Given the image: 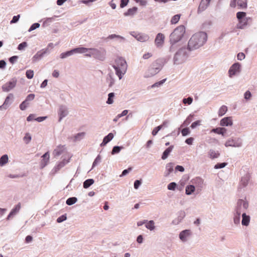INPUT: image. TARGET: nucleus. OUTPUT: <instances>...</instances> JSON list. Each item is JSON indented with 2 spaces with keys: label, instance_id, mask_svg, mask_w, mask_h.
I'll use <instances>...</instances> for the list:
<instances>
[{
  "label": "nucleus",
  "instance_id": "obj_46",
  "mask_svg": "<svg viewBox=\"0 0 257 257\" xmlns=\"http://www.w3.org/2000/svg\"><path fill=\"white\" fill-rule=\"evenodd\" d=\"M101 158L100 155H98L96 158L95 159L92 166V169H93L95 166L99 164L101 162Z\"/></svg>",
  "mask_w": 257,
  "mask_h": 257
},
{
  "label": "nucleus",
  "instance_id": "obj_17",
  "mask_svg": "<svg viewBox=\"0 0 257 257\" xmlns=\"http://www.w3.org/2000/svg\"><path fill=\"white\" fill-rule=\"evenodd\" d=\"M70 158L68 159H63L62 161L59 162L53 169L52 172L53 173H56L61 168L64 167L69 162Z\"/></svg>",
  "mask_w": 257,
  "mask_h": 257
},
{
  "label": "nucleus",
  "instance_id": "obj_54",
  "mask_svg": "<svg viewBox=\"0 0 257 257\" xmlns=\"http://www.w3.org/2000/svg\"><path fill=\"white\" fill-rule=\"evenodd\" d=\"M180 15H175L171 19V23L172 24H176L180 19Z\"/></svg>",
  "mask_w": 257,
  "mask_h": 257
},
{
  "label": "nucleus",
  "instance_id": "obj_32",
  "mask_svg": "<svg viewBox=\"0 0 257 257\" xmlns=\"http://www.w3.org/2000/svg\"><path fill=\"white\" fill-rule=\"evenodd\" d=\"M73 54H74V53L73 49H72L70 51H68L67 52L62 53L60 55V57L61 59H65L68 57L73 55Z\"/></svg>",
  "mask_w": 257,
  "mask_h": 257
},
{
  "label": "nucleus",
  "instance_id": "obj_49",
  "mask_svg": "<svg viewBox=\"0 0 257 257\" xmlns=\"http://www.w3.org/2000/svg\"><path fill=\"white\" fill-rule=\"evenodd\" d=\"M186 28L184 25H180L175 29V32H185Z\"/></svg>",
  "mask_w": 257,
  "mask_h": 257
},
{
  "label": "nucleus",
  "instance_id": "obj_9",
  "mask_svg": "<svg viewBox=\"0 0 257 257\" xmlns=\"http://www.w3.org/2000/svg\"><path fill=\"white\" fill-rule=\"evenodd\" d=\"M224 145L226 147L239 148L242 146V141L239 138H230L226 141Z\"/></svg>",
  "mask_w": 257,
  "mask_h": 257
},
{
  "label": "nucleus",
  "instance_id": "obj_35",
  "mask_svg": "<svg viewBox=\"0 0 257 257\" xmlns=\"http://www.w3.org/2000/svg\"><path fill=\"white\" fill-rule=\"evenodd\" d=\"M9 160V157L7 155H4L0 158V166H3L7 164Z\"/></svg>",
  "mask_w": 257,
  "mask_h": 257
},
{
  "label": "nucleus",
  "instance_id": "obj_23",
  "mask_svg": "<svg viewBox=\"0 0 257 257\" xmlns=\"http://www.w3.org/2000/svg\"><path fill=\"white\" fill-rule=\"evenodd\" d=\"M42 159L41 161V168H44L49 161L50 155L48 152L45 153L42 156Z\"/></svg>",
  "mask_w": 257,
  "mask_h": 257
},
{
  "label": "nucleus",
  "instance_id": "obj_26",
  "mask_svg": "<svg viewBox=\"0 0 257 257\" xmlns=\"http://www.w3.org/2000/svg\"><path fill=\"white\" fill-rule=\"evenodd\" d=\"M106 82L108 84V87H111L114 84L115 80L113 77V73H109L106 77Z\"/></svg>",
  "mask_w": 257,
  "mask_h": 257
},
{
  "label": "nucleus",
  "instance_id": "obj_12",
  "mask_svg": "<svg viewBox=\"0 0 257 257\" xmlns=\"http://www.w3.org/2000/svg\"><path fill=\"white\" fill-rule=\"evenodd\" d=\"M247 0H231L230 6L234 8L236 6L238 9H244L247 8Z\"/></svg>",
  "mask_w": 257,
  "mask_h": 257
},
{
  "label": "nucleus",
  "instance_id": "obj_18",
  "mask_svg": "<svg viewBox=\"0 0 257 257\" xmlns=\"http://www.w3.org/2000/svg\"><path fill=\"white\" fill-rule=\"evenodd\" d=\"M240 68V64L239 63H235L233 64L229 68L228 71L229 76L231 77L232 76L235 75L237 72H239Z\"/></svg>",
  "mask_w": 257,
  "mask_h": 257
},
{
  "label": "nucleus",
  "instance_id": "obj_33",
  "mask_svg": "<svg viewBox=\"0 0 257 257\" xmlns=\"http://www.w3.org/2000/svg\"><path fill=\"white\" fill-rule=\"evenodd\" d=\"M174 168V164L172 163H168L166 166V170L167 171V173L166 174V176H168L170 173H171L173 171Z\"/></svg>",
  "mask_w": 257,
  "mask_h": 257
},
{
  "label": "nucleus",
  "instance_id": "obj_43",
  "mask_svg": "<svg viewBox=\"0 0 257 257\" xmlns=\"http://www.w3.org/2000/svg\"><path fill=\"white\" fill-rule=\"evenodd\" d=\"M29 105V102L25 100L20 104V108L22 110H24L27 108Z\"/></svg>",
  "mask_w": 257,
  "mask_h": 257
},
{
  "label": "nucleus",
  "instance_id": "obj_60",
  "mask_svg": "<svg viewBox=\"0 0 257 257\" xmlns=\"http://www.w3.org/2000/svg\"><path fill=\"white\" fill-rule=\"evenodd\" d=\"M195 183H198L200 187H202L203 183V180L200 177H197L194 179Z\"/></svg>",
  "mask_w": 257,
  "mask_h": 257
},
{
  "label": "nucleus",
  "instance_id": "obj_42",
  "mask_svg": "<svg viewBox=\"0 0 257 257\" xmlns=\"http://www.w3.org/2000/svg\"><path fill=\"white\" fill-rule=\"evenodd\" d=\"M193 116V115L190 114L187 117V118L185 119V120L184 121L182 125H183V126H187L188 125H189L190 123V122L192 121V120Z\"/></svg>",
  "mask_w": 257,
  "mask_h": 257
},
{
  "label": "nucleus",
  "instance_id": "obj_21",
  "mask_svg": "<svg viewBox=\"0 0 257 257\" xmlns=\"http://www.w3.org/2000/svg\"><path fill=\"white\" fill-rule=\"evenodd\" d=\"M21 207V204L19 203L15 206L14 208L12 209L9 214L8 215L7 219L9 220L10 218L15 216L17 214L19 213Z\"/></svg>",
  "mask_w": 257,
  "mask_h": 257
},
{
  "label": "nucleus",
  "instance_id": "obj_5",
  "mask_svg": "<svg viewBox=\"0 0 257 257\" xmlns=\"http://www.w3.org/2000/svg\"><path fill=\"white\" fill-rule=\"evenodd\" d=\"M190 50L184 46L180 47L174 55L173 61L175 65H179L184 63L190 55Z\"/></svg>",
  "mask_w": 257,
  "mask_h": 257
},
{
  "label": "nucleus",
  "instance_id": "obj_53",
  "mask_svg": "<svg viewBox=\"0 0 257 257\" xmlns=\"http://www.w3.org/2000/svg\"><path fill=\"white\" fill-rule=\"evenodd\" d=\"M27 45L28 44L26 42H23L18 45V49L19 50H23L27 46Z\"/></svg>",
  "mask_w": 257,
  "mask_h": 257
},
{
  "label": "nucleus",
  "instance_id": "obj_48",
  "mask_svg": "<svg viewBox=\"0 0 257 257\" xmlns=\"http://www.w3.org/2000/svg\"><path fill=\"white\" fill-rule=\"evenodd\" d=\"M183 103L186 104L190 105L193 102V98L191 97H188V98H184L183 99Z\"/></svg>",
  "mask_w": 257,
  "mask_h": 257
},
{
  "label": "nucleus",
  "instance_id": "obj_64",
  "mask_svg": "<svg viewBox=\"0 0 257 257\" xmlns=\"http://www.w3.org/2000/svg\"><path fill=\"white\" fill-rule=\"evenodd\" d=\"M34 98H35V94L31 93V94H29L27 96L25 100L29 102V101L33 100L34 99Z\"/></svg>",
  "mask_w": 257,
  "mask_h": 257
},
{
  "label": "nucleus",
  "instance_id": "obj_40",
  "mask_svg": "<svg viewBox=\"0 0 257 257\" xmlns=\"http://www.w3.org/2000/svg\"><path fill=\"white\" fill-rule=\"evenodd\" d=\"M137 11V8L133 7V8L129 9L124 15L125 16L133 15Z\"/></svg>",
  "mask_w": 257,
  "mask_h": 257
},
{
  "label": "nucleus",
  "instance_id": "obj_15",
  "mask_svg": "<svg viewBox=\"0 0 257 257\" xmlns=\"http://www.w3.org/2000/svg\"><path fill=\"white\" fill-rule=\"evenodd\" d=\"M186 216V213L184 210H180L176 214V217L174 218L172 221V224L177 225L180 224Z\"/></svg>",
  "mask_w": 257,
  "mask_h": 257
},
{
  "label": "nucleus",
  "instance_id": "obj_19",
  "mask_svg": "<svg viewBox=\"0 0 257 257\" xmlns=\"http://www.w3.org/2000/svg\"><path fill=\"white\" fill-rule=\"evenodd\" d=\"M13 98V94L12 93H10L6 98L3 104L0 106V110L6 109L8 106L11 104Z\"/></svg>",
  "mask_w": 257,
  "mask_h": 257
},
{
  "label": "nucleus",
  "instance_id": "obj_10",
  "mask_svg": "<svg viewBox=\"0 0 257 257\" xmlns=\"http://www.w3.org/2000/svg\"><path fill=\"white\" fill-rule=\"evenodd\" d=\"M246 14L243 12H239L236 13V18L242 26H246L248 24V22L251 21V18L250 17H246Z\"/></svg>",
  "mask_w": 257,
  "mask_h": 257
},
{
  "label": "nucleus",
  "instance_id": "obj_37",
  "mask_svg": "<svg viewBox=\"0 0 257 257\" xmlns=\"http://www.w3.org/2000/svg\"><path fill=\"white\" fill-rule=\"evenodd\" d=\"M209 5V4H206L205 2H203V1L202 0L198 7V11H203L207 8Z\"/></svg>",
  "mask_w": 257,
  "mask_h": 257
},
{
  "label": "nucleus",
  "instance_id": "obj_22",
  "mask_svg": "<svg viewBox=\"0 0 257 257\" xmlns=\"http://www.w3.org/2000/svg\"><path fill=\"white\" fill-rule=\"evenodd\" d=\"M65 147L64 145L58 146L53 151V155L54 157H57L62 154L65 150Z\"/></svg>",
  "mask_w": 257,
  "mask_h": 257
},
{
  "label": "nucleus",
  "instance_id": "obj_25",
  "mask_svg": "<svg viewBox=\"0 0 257 257\" xmlns=\"http://www.w3.org/2000/svg\"><path fill=\"white\" fill-rule=\"evenodd\" d=\"M220 124L221 126H231L232 124V121L230 117H226L221 119Z\"/></svg>",
  "mask_w": 257,
  "mask_h": 257
},
{
  "label": "nucleus",
  "instance_id": "obj_58",
  "mask_svg": "<svg viewBox=\"0 0 257 257\" xmlns=\"http://www.w3.org/2000/svg\"><path fill=\"white\" fill-rule=\"evenodd\" d=\"M155 43L157 46H160L161 45V33H158V35L155 39Z\"/></svg>",
  "mask_w": 257,
  "mask_h": 257
},
{
  "label": "nucleus",
  "instance_id": "obj_11",
  "mask_svg": "<svg viewBox=\"0 0 257 257\" xmlns=\"http://www.w3.org/2000/svg\"><path fill=\"white\" fill-rule=\"evenodd\" d=\"M50 52V50L48 48L42 49L38 51L35 55L33 57L32 60L33 63L40 60L45 55L49 54Z\"/></svg>",
  "mask_w": 257,
  "mask_h": 257
},
{
  "label": "nucleus",
  "instance_id": "obj_50",
  "mask_svg": "<svg viewBox=\"0 0 257 257\" xmlns=\"http://www.w3.org/2000/svg\"><path fill=\"white\" fill-rule=\"evenodd\" d=\"M24 141H25L26 144H28L30 143L32 139V137L31 135L29 133H27L25 136L24 137Z\"/></svg>",
  "mask_w": 257,
  "mask_h": 257
},
{
  "label": "nucleus",
  "instance_id": "obj_8",
  "mask_svg": "<svg viewBox=\"0 0 257 257\" xmlns=\"http://www.w3.org/2000/svg\"><path fill=\"white\" fill-rule=\"evenodd\" d=\"M160 71V65L157 63H153L151 67L148 69V71L146 72L145 77L146 78L151 77Z\"/></svg>",
  "mask_w": 257,
  "mask_h": 257
},
{
  "label": "nucleus",
  "instance_id": "obj_56",
  "mask_svg": "<svg viewBox=\"0 0 257 257\" xmlns=\"http://www.w3.org/2000/svg\"><path fill=\"white\" fill-rule=\"evenodd\" d=\"M177 184L175 182H171L168 185V189L170 190H174L176 188Z\"/></svg>",
  "mask_w": 257,
  "mask_h": 257
},
{
  "label": "nucleus",
  "instance_id": "obj_62",
  "mask_svg": "<svg viewBox=\"0 0 257 257\" xmlns=\"http://www.w3.org/2000/svg\"><path fill=\"white\" fill-rule=\"evenodd\" d=\"M141 184H142L141 180H136L134 182L135 189H138Z\"/></svg>",
  "mask_w": 257,
  "mask_h": 257
},
{
  "label": "nucleus",
  "instance_id": "obj_45",
  "mask_svg": "<svg viewBox=\"0 0 257 257\" xmlns=\"http://www.w3.org/2000/svg\"><path fill=\"white\" fill-rule=\"evenodd\" d=\"M113 137H114L113 134L112 133H109L107 136L104 137L103 140L105 141V142L107 143H108V142H109L110 141H111L112 140Z\"/></svg>",
  "mask_w": 257,
  "mask_h": 257
},
{
  "label": "nucleus",
  "instance_id": "obj_51",
  "mask_svg": "<svg viewBox=\"0 0 257 257\" xmlns=\"http://www.w3.org/2000/svg\"><path fill=\"white\" fill-rule=\"evenodd\" d=\"M26 75L28 79H32L34 76V71L32 70H28L26 72Z\"/></svg>",
  "mask_w": 257,
  "mask_h": 257
},
{
  "label": "nucleus",
  "instance_id": "obj_57",
  "mask_svg": "<svg viewBox=\"0 0 257 257\" xmlns=\"http://www.w3.org/2000/svg\"><path fill=\"white\" fill-rule=\"evenodd\" d=\"M190 131L188 127L184 128L181 131V133L183 136H186L190 134Z\"/></svg>",
  "mask_w": 257,
  "mask_h": 257
},
{
  "label": "nucleus",
  "instance_id": "obj_28",
  "mask_svg": "<svg viewBox=\"0 0 257 257\" xmlns=\"http://www.w3.org/2000/svg\"><path fill=\"white\" fill-rule=\"evenodd\" d=\"M88 49L85 47H77L73 49V52L74 54L79 53V54H86L88 53Z\"/></svg>",
  "mask_w": 257,
  "mask_h": 257
},
{
  "label": "nucleus",
  "instance_id": "obj_6",
  "mask_svg": "<svg viewBox=\"0 0 257 257\" xmlns=\"http://www.w3.org/2000/svg\"><path fill=\"white\" fill-rule=\"evenodd\" d=\"M240 174L241 176L237 187V191L239 193L244 191L245 188L249 184L250 179V175L247 171H241Z\"/></svg>",
  "mask_w": 257,
  "mask_h": 257
},
{
  "label": "nucleus",
  "instance_id": "obj_55",
  "mask_svg": "<svg viewBox=\"0 0 257 257\" xmlns=\"http://www.w3.org/2000/svg\"><path fill=\"white\" fill-rule=\"evenodd\" d=\"M226 165V163H217L214 166V168L216 169H221L225 167Z\"/></svg>",
  "mask_w": 257,
  "mask_h": 257
},
{
  "label": "nucleus",
  "instance_id": "obj_63",
  "mask_svg": "<svg viewBox=\"0 0 257 257\" xmlns=\"http://www.w3.org/2000/svg\"><path fill=\"white\" fill-rule=\"evenodd\" d=\"M18 59V56H13L9 58V61L11 63H15Z\"/></svg>",
  "mask_w": 257,
  "mask_h": 257
},
{
  "label": "nucleus",
  "instance_id": "obj_30",
  "mask_svg": "<svg viewBox=\"0 0 257 257\" xmlns=\"http://www.w3.org/2000/svg\"><path fill=\"white\" fill-rule=\"evenodd\" d=\"M211 132L214 133L219 135H221L224 136L226 132V129L224 127H217L213 128L211 131Z\"/></svg>",
  "mask_w": 257,
  "mask_h": 257
},
{
  "label": "nucleus",
  "instance_id": "obj_14",
  "mask_svg": "<svg viewBox=\"0 0 257 257\" xmlns=\"http://www.w3.org/2000/svg\"><path fill=\"white\" fill-rule=\"evenodd\" d=\"M192 231L190 229H185L181 231L179 234V239L182 242L185 243L187 242L191 237Z\"/></svg>",
  "mask_w": 257,
  "mask_h": 257
},
{
  "label": "nucleus",
  "instance_id": "obj_38",
  "mask_svg": "<svg viewBox=\"0 0 257 257\" xmlns=\"http://www.w3.org/2000/svg\"><path fill=\"white\" fill-rule=\"evenodd\" d=\"M123 148H124L122 146H115L113 147L111 153L112 155H114V154H118Z\"/></svg>",
  "mask_w": 257,
  "mask_h": 257
},
{
  "label": "nucleus",
  "instance_id": "obj_16",
  "mask_svg": "<svg viewBox=\"0 0 257 257\" xmlns=\"http://www.w3.org/2000/svg\"><path fill=\"white\" fill-rule=\"evenodd\" d=\"M69 113L68 107L64 105H60L58 110V114L59 116L58 121L60 122L62 119L66 117Z\"/></svg>",
  "mask_w": 257,
  "mask_h": 257
},
{
  "label": "nucleus",
  "instance_id": "obj_7",
  "mask_svg": "<svg viewBox=\"0 0 257 257\" xmlns=\"http://www.w3.org/2000/svg\"><path fill=\"white\" fill-rule=\"evenodd\" d=\"M87 57L93 58L103 61L104 59V52L95 48H89L88 53L85 55Z\"/></svg>",
  "mask_w": 257,
  "mask_h": 257
},
{
  "label": "nucleus",
  "instance_id": "obj_61",
  "mask_svg": "<svg viewBox=\"0 0 257 257\" xmlns=\"http://www.w3.org/2000/svg\"><path fill=\"white\" fill-rule=\"evenodd\" d=\"M132 168L130 167L127 169H125V170H123L121 174L119 176L120 177H122L123 176L126 175L130 172V171H131L132 170Z\"/></svg>",
  "mask_w": 257,
  "mask_h": 257
},
{
  "label": "nucleus",
  "instance_id": "obj_13",
  "mask_svg": "<svg viewBox=\"0 0 257 257\" xmlns=\"http://www.w3.org/2000/svg\"><path fill=\"white\" fill-rule=\"evenodd\" d=\"M17 80L15 78L12 79L10 81L7 82L2 86L4 92H9L14 89L17 84Z\"/></svg>",
  "mask_w": 257,
  "mask_h": 257
},
{
  "label": "nucleus",
  "instance_id": "obj_59",
  "mask_svg": "<svg viewBox=\"0 0 257 257\" xmlns=\"http://www.w3.org/2000/svg\"><path fill=\"white\" fill-rule=\"evenodd\" d=\"M251 96V93L249 90H247L244 94V98L246 100H249Z\"/></svg>",
  "mask_w": 257,
  "mask_h": 257
},
{
  "label": "nucleus",
  "instance_id": "obj_4",
  "mask_svg": "<svg viewBox=\"0 0 257 257\" xmlns=\"http://www.w3.org/2000/svg\"><path fill=\"white\" fill-rule=\"evenodd\" d=\"M112 67L115 70V74L118 76L119 79L120 80L126 72L127 65L124 59L119 57L115 59Z\"/></svg>",
  "mask_w": 257,
  "mask_h": 257
},
{
  "label": "nucleus",
  "instance_id": "obj_20",
  "mask_svg": "<svg viewBox=\"0 0 257 257\" xmlns=\"http://www.w3.org/2000/svg\"><path fill=\"white\" fill-rule=\"evenodd\" d=\"M132 36L138 41L142 42H146L149 39L146 33H133Z\"/></svg>",
  "mask_w": 257,
  "mask_h": 257
},
{
  "label": "nucleus",
  "instance_id": "obj_44",
  "mask_svg": "<svg viewBox=\"0 0 257 257\" xmlns=\"http://www.w3.org/2000/svg\"><path fill=\"white\" fill-rule=\"evenodd\" d=\"M108 99L106 103L108 104H112L113 102V98L114 96V93L113 92L109 93L108 95Z\"/></svg>",
  "mask_w": 257,
  "mask_h": 257
},
{
  "label": "nucleus",
  "instance_id": "obj_36",
  "mask_svg": "<svg viewBox=\"0 0 257 257\" xmlns=\"http://www.w3.org/2000/svg\"><path fill=\"white\" fill-rule=\"evenodd\" d=\"M77 201V198L75 197H72L68 198L66 201V203L68 205H72Z\"/></svg>",
  "mask_w": 257,
  "mask_h": 257
},
{
  "label": "nucleus",
  "instance_id": "obj_2",
  "mask_svg": "<svg viewBox=\"0 0 257 257\" xmlns=\"http://www.w3.org/2000/svg\"><path fill=\"white\" fill-rule=\"evenodd\" d=\"M207 38V33H194L188 42L187 48L190 51L197 50L205 44Z\"/></svg>",
  "mask_w": 257,
  "mask_h": 257
},
{
  "label": "nucleus",
  "instance_id": "obj_34",
  "mask_svg": "<svg viewBox=\"0 0 257 257\" xmlns=\"http://www.w3.org/2000/svg\"><path fill=\"white\" fill-rule=\"evenodd\" d=\"M195 191V187L194 185H188L186 187L185 192L187 195H191Z\"/></svg>",
  "mask_w": 257,
  "mask_h": 257
},
{
  "label": "nucleus",
  "instance_id": "obj_41",
  "mask_svg": "<svg viewBox=\"0 0 257 257\" xmlns=\"http://www.w3.org/2000/svg\"><path fill=\"white\" fill-rule=\"evenodd\" d=\"M146 227L150 230H153L155 228L154 222L153 220H150L146 223Z\"/></svg>",
  "mask_w": 257,
  "mask_h": 257
},
{
  "label": "nucleus",
  "instance_id": "obj_31",
  "mask_svg": "<svg viewBox=\"0 0 257 257\" xmlns=\"http://www.w3.org/2000/svg\"><path fill=\"white\" fill-rule=\"evenodd\" d=\"M94 183V180L93 179H88L86 180L83 184V188L85 189L88 188L91 185Z\"/></svg>",
  "mask_w": 257,
  "mask_h": 257
},
{
  "label": "nucleus",
  "instance_id": "obj_1",
  "mask_svg": "<svg viewBox=\"0 0 257 257\" xmlns=\"http://www.w3.org/2000/svg\"><path fill=\"white\" fill-rule=\"evenodd\" d=\"M248 207V202L245 198L237 200L233 211V222L235 225L240 224L241 214L246 212Z\"/></svg>",
  "mask_w": 257,
  "mask_h": 257
},
{
  "label": "nucleus",
  "instance_id": "obj_3",
  "mask_svg": "<svg viewBox=\"0 0 257 257\" xmlns=\"http://www.w3.org/2000/svg\"><path fill=\"white\" fill-rule=\"evenodd\" d=\"M188 38L187 33H171L170 35L171 50L175 47L184 46Z\"/></svg>",
  "mask_w": 257,
  "mask_h": 257
},
{
  "label": "nucleus",
  "instance_id": "obj_24",
  "mask_svg": "<svg viewBox=\"0 0 257 257\" xmlns=\"http://www.w3.org/2000/svg\"><path fill=\"white\" fill-rule=\"evenodd\" d=\"M242 216L241 224L243 226H247L250 222V217L249 215H247L246 212H243L241 214Z\"/></svg>",
  "mask_w": 257,
  "mask_h": 257
},
{
  "label": "nucleus",
  "instance_id": "obj_47",
  "mask_svg": "<svg viewBox=\"0 0 257 257\" xmlns=\"http://www.w3.org/2000/svg\"><path fill=\"white\" fill-rule=\"evenodd\" d=\"M85 134L84 132L79 133L75 136V141H79L82 139L85 136Z\"/></svg>",
  "mask_w": 257,
  "mask_h": 257
},
{
  "label": "nucleus",
  "instance_id": "obj_27",
  "mask_svg": "<svg viewBox=\"0 0 257 257\" xmlns=\"http://www.w3.org/2000/svg\"><path fill=\"white\" fill-rule=\"evenodd\" d=\"M208 157L211 159L217 158L220 153L218 151H215L213 149H210L208 153Z\"/></svg>",
  "mask_w": 257,
  "mask_h": 257
},
{
  "label": "nucleus",
  "instance_id": "obj_29",
  "mask_svg": "<svg viewBox=\"0 0 257 257\" xmlns=\"http://www.w3.org/2000/svg\"><path fill=\"white\" fill-rule=\"evenodd\" d=\"M173 148V146H170L168 148H167L163 153V154L162 155V159L165 160L167 159L170 153L172 151Z\"/></svg>",
  "mask_w": 257,
  "mask_h": 257
},
{
  "label": "nucleus",
  "instance_id": "obj_39",
  "mask_svg": "<svg viewBox=\"0 0 257 257\" xmlns=\"http://www.w3.org/2000/svg\"><path fill=\"white\" fill-rule=\"evenodd\" d=\"M227 110V107L226 106H225V105L221 106L218 110V115L220 116L223 115L226 112Z\"/></svg>",
  "mask_w": 257,
  "mask_h": 257
},
{
  "label": "nucleus",
  "instance_id": "obj_52",
  "mask_svg": "<svg viewBox=\"0 0 257 257\" xmlns=\"http://www.w3.org/2000/svg\"><path fill=\"white\" fill-rule=\"evenodd\" d=\"M66 219H67L66 214H63V215L59 216L57 219V222L58 223H61V222H62L63 221L66 220Z\"/></svg>",
  "mask_w": 257,
  "mask_h": 257
}]
</instances>
